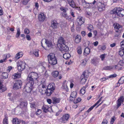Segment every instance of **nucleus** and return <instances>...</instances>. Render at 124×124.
<instances>
[{
	"label": "nucleus",
	"mask_w": 124,
	"mask_h": 124,
	"mask_svg": "<svg viewBox=\"0 0 124 124\" xmlns=\"http://www.w3.org/2000/svg\"><path fill=\"white\" fill-rule=\"evenodd\" d=\"M87 60L86 59H85L83 61V62H82V64L84 65H85L86 63L87 62Z\"/></svg>",
	"instance_id": "obj_57"
},
{
	"label": "nucleus",
	"mask_w": 124,
	"mask_h": 124,
	"mask_svg": "<svg viewBox=\"0 0 124 124\" xmlns=\"http://www.w3.org/2000/svg\"><path fill=\"white\" fill-rule=\"evenodd\" d=\"M65 41L64 39L62 37H60L58 39V43L61 45L65 44Z\"/></svg>",
	"instance_id": "obj_21"
},
{
	"label": "nucleus",
	"mask_w": 124,
	"mask_h": 124,
	"mask_svg": "<svg viewBox=\"0 0 124 124\" xmlns=\"http://www.w3.org/2000/svg\"><path fill=\"white\" fill-rule=\"evenodd\" d=\"M48 107L45 105H43L42 108V109L43 110V111L45 113L47 112L48 111Z\"/></svg>",
	"instance_id": "obj_32"
},
{
	"label": "nucleus",
	"mask_w": 124,
	"mask_h": 124,
	"mask_svg": "<svg viewBox=\"0 0 124 124\" xmlns=\"http://www.w3.org/2000/svg\"><path fill=\"white\" fill-rule=\"evenodd\" d=\"M115 25V28L116 29H117L118 30L120 28L121 26L120 25L118 24H116L114 25Z\"/></svg>",
	"instance_id": "obj_49"
},
{
	"label": "nucleus",
	"mask_w": 124,
	"mask_h": 124,
	"mask_svg": "<svg viewBox=\"0 0 124 124\" xmlns=\"http://www.w3.org/2000/svg\"><path fill=\"white\" fill-rule=\"evenodd\" d=\"M29 74V76L32 77L34 80L37 79L38 78V74L34 72H31Z\"/></svg>",
	"instance_id": "obj_13"
},
{
	"label": "nucleus",
	"mask_w": 124,
	"mask_h": 124,
	"mask_svg": "<svg viewBox=\"0 0 124 124\" xmlns=\"http://www.w3.org/2000/svg\"><path fill=\"white\" fill-rule=\"evenodd\" d=\"M30 107L32 108H35V103H30Z\"/></svg>",
	"instance_id": "obj_58"
},
{
	"label": "nucleus",
	"mask_w": 124,
	"mask_h": 124,
	"mask_svg": "<svg viewBox=\"0 0 124 124\" xmlns=\"http://www.w3.org/2000/svg\"><path fill=\"white\" fill-rule=\"evenodd\" d=\"M85 88L84 87L82 88L80 90V93L82 94L83 95L85 94Z\"/></svg>",
	"instance_id": "obj_40"
},
{
	"label": "nucleus",
	"mask_w": 124,
	"mask_h": 124,
	"mask_svg": "<svg viewBox=\"0 0 124 124\" xmlns=\"http://www.w3.org/2000/svg\"><path fill=\"white\" fill-rule=\"evenodd\" d=\"M76 92H73L71 94L70 97L75 99L76 97Z\"/></svg>",
	"instance_id": "obj_36"
},
{
	"label": "nucleus",
	"mask_w": 124,
	"mask_h": 124,
	"mask_svg": "<svg viewBox=\"0 0 124 124\" xmlns=\"http://www.w3.org/2000/svg\"><path fill=\"white\" fill-rule=\"evenodd\" d=\"M86 71L87 72L85 71L81 76H82L83 77L86 78L87 79V78L89 76V73H90V72H88V71Z\"/></svg>",
	"instance_id": "obj_24"
},
{
	"label": "nucleus",
	"mask_w": 124,
	"mask_h": 124,
	"mask_svg": "<svg viewBox=\"0 0 124 124\" xmlns=\"http://www.w3.org/2000/svg\"><path fill=\"white\" fill-rule=\"evenodd\" d=\"M21 72L20 71L19 72H18L14 74L12 76V78L14 79L19 78L21 77Z\"/></svg>",
	"instance_id": "obj_18"
},
{
	"label": "nucleus",
	"mask_w": 124,
	"mask_h": 124,
	"mask_svg": "<svg viewBox=\"0 0 124 124\" xmlns=\"http://www.w3.org/2000/svg\"><path fill=\"white\" fill-rule=\"evenodd\" d=\"M7 89V88L6 86L2 85L0 86V91L4 92Z\"/></svg>",
	"instance_id": "obj_35"
},
{
	"label": "nucleus",
	"mask_w": 124,
	"mask_h": 124,
	"mask_svg": "<svg viewBox=\"0 0 124 124\" xmlns=\"http://www.w3.org/2000/svg\"><path fill=\"white\" fill-rule=\"evenodd\" d=\"M45 43L48 47H51L52 43L51 41H49L46 39Z\"/></svg>",
	"instance_id": "obj_33"
},
{
	"label": "nucleus",
	"mask_w": 124,
	"mask_h": 124,
	"mask_svg": "<svg viewBox=\"0 0 124 124\" xmlns=\"http://www.w3.org/2000/svg\"><path fill=\"white\" fill-rule=\"evenodd\" d=\"M24 33L26 34H28L29 33L30 31L27 28H25L24 30Z\"/></svg>",
	"instance_id": "obj_52"
},
{
	"label": "nucleus",
	"mask_w": 124,
	"mask_h": 124,
	"mask_svg": "<svg viewBox=\"0 0 124 124\" xmlns=\"http://www.w3.org/2000/svg\"><path fill=\"white\" fill-rule=\"evenodd\" d=\"M23 55V53L22 52H20L17 54L16 56V59H18L20 57H21Z\"/></svg>",
	"instance_id": "obj_37"
},
{
	"label": "nucleus",
	"mask_w": 124,
	"mask_h": 124,
	"mask_svg": "<svg viewBox=\"0 0 124 124\" xmlns=\"http://www.w3.org/2000/svg\"><path fill=\"white\" fill-rule=\"evenodd\" d=\"M49 63L52 66L57 63V60L55 54L53 53H51L47 56Z\"/></svg>",
	"instance_id": "obj_1"
},
{
	"label": "nucleus",
	"mask_w": 124,
	"mask_h": 124,
	"mask_svg": "<svg viewBox=\"0 0 124 124\" xmlns=\"http://www.w3.org/2000/svg\"><path fill=\"white\" fill-rule=\"evenodd\" d=\"M121 46L122 48L124 50V40L121 42L120 43Z\"/></svg>",
	"instance_id": "obj_51"
},
{
	"label": "nucleus",
	"mask_w": 124,
	"mask_h": 124,
	"mask_svg": "<svg viewBox=\"0 0 124 124\" xmlns=\"http://www.w3.org/2000/svg\"><path fill=\"white\" fill-rule=\"evenodd\" d=\"M81 99L80 98H78L76 99V100H74L73 102L75 104L81 101Z\"/></svg>",
	"instance_id": "obj_42"
},
{
	"label": "nucleus",
	"mask_w": 124,
	"mask_h": 124,
	"mask_svg": "<svg viewBox=\"0 0 124 124\" xmlns=\"http://www.w3.org/2000/svg\"><path fill=\"white\" fill-rule=\"evenodd\" d=\"M3 122L4 124H8L7 118L6 117L4 119Z\"/></svg>",
	"instance_id": "obj_45"
},
{
	"label": "nucleus",
	"mask_w": 124,
	"mask_h": 124,
	"mask_svg": "<svg viewBox=\"0 0 124 124\" xmlns=\"http://www.w3.org/2000/svg\"><path fill=\"white\" fill-rule=\"evenodd\" d=\"M77 21L78 25L80 26L84 23L85 19L81 17H79L77 18Z\"/></svg>",
	"instance_id": "obj_11"
},
{
	"label": "nucleus",
	"mask_w": 124,
	"mask_h": 124,
	"mask_svg": "<svg viewBox=\"0 0 124 124\" xmlns=\"http://www.w3.org/2000/svg\"><path fill=\"white\" fill-rule=\"evenodd\" d=\"M41 110L39 109H38L36 112V114L37 115H40L41 113Z\"/></svg>",
	"instance_id": "obj_50"
},
{
	"label": "nucleus",
	"mask_w": 124,
	"mask_h": 124,
	"mask_svg": "<svg viewBox=\"0 0 124 124\" xmlns=\"http://www.w3.org/2000/svg\"><path fill=\"white\" fill-rule=\"evenodd\" d=\"M93 108L94 107L93 106H92L87 111L88 112H89L93 109Z\"/></svg>",
	"instance_id": "obj_63"
},
{
	"label": "nucleus",
	"mask_w": 124,
	"mask_h": 124,
	"mask_svg": "<svg viewBox=\"0 0 124 124\" xmlns=\"http://www.w3.org/2000/svg\"><path fill=\"white\" fill-rule=\"evenodd\" d=\"M38 19L40 21H43L45 19V17L44 14L42 13L40 14L38 16Z\"/></svg>",
	"instance_id": "obj_15"
},
{
	"label": "nucleus",
	"mask_w": 124,
	"mask_h": 124,
	"mask_svg": "<svg viewBox=\"0 0 124 124\" xmlns=\"http://www.w3.org/2000/svg\"><path fill=\"white\" fill-rule=\"evenodd\" d=\"M124 63L123 61L120 60V61L118 63V65H120L121 66L123 65Z\"/></svg>",
	"instance_id": "obj_55"
},
{
	"label": "nucleus",
	"mask_w": 124,
	"mask_h": 124,
	"mask_svg": "<svg viewBox=\"0 0 124 124\" xmlns=\"http://www.w3.org/2000/svg\"><path fill=\"white\" fill-rule=\"evenodd\" d=\"M106 55V54H102V55H101L100 56V57L101 58V60L102 61H103L105 57V56Z\"/></svg>",
	"instance_id": "obj_54"
},
{
	"label": "nucleus",
	"mask_w": 124,
	"mask_h": 124,
	"mask_svg": "<svg viewBox=\"0 0 124 124\" xmlns=\"http://www.w3.org/2000/svg\"><path fill=\"white\" fill-rule=\"evenodd\" d=\"M46 91V94L48 96H50L54 91V90H53L48 89L47 88Z\"/></svg>",
	"instance_id": "obj_30"
},
{
	"label": "nucleus",
	"mask_w": 124,
	"mask_h": 124,
	"mask_svg": "<svg viewBox=\"0 0 124 124\" xmlns=\"http://www.w3.org/2000/svg\"><path fill=\"white\" fill-rule=\"evenodd\" d=\"M30 83H27L25 85L24 88V89L27 93H29L31 92V88L34 86H31Z\"/></svg>",
	"instance_id": "obj_6"
},
{
	"label": "nucleus",
	"mask_w": 124,
	"mask_h": 124,
	"mask_svg": "<svg viewBox=\"0 0 124 124\" xmlns=\"http://www.w3.org/2000/svg\"><path fill=\"white\" fill-rule=\"evenodd\" d=\"M118 8L116 7L112 10H111L110 11V13L113 16H114L115 18H117L118 17Z\"/></svg>",
	"instance_id": "obj_8"
},
{
	"label": "nucleus",
	"mask_w": 124,
	"mask_h": 124,
	"mask_svg": "<svg viewBox=\"0 0 124 124\" xmlns=\"http://www.w3.org/2000/svg\"><path fill=\"white\" fill-rule=\"evenodd\" d=\"M27 80L28 82L27 83H30L31 86H34V87L35 86L34 85L36 84V83H34L35 80L32 77L30 76L29 74L28 75Z\"/></svg>",
	"instance_id": "obj_4"
},
{
	"label": "nucleus",
	"mask_w": 124,
	"mask_h": 124,
	"mask_svg": "<svg viewBox=\"0 0 124 124\" xmlns=\"http://www.w3.org/2000/svg\"><path fill=\"white\" fill-rule=\"evenodd\" d=\"M80 79H81L80 83L82 84H84L86 82L87 79L81 76Z\"/></svg>",
	"instance_id": "obj_31"
},
{
	"label": "nucleus",
	"mask_w": 124,
	"mask_h": 124,
	"mask_svg": "<svg viewBox=\"0 0 124 124\" xmlns=\"http://www.w3.org/2000/svg\"><path fill=\"white\" fill-rule=\"evenodd\" d=\"M124 83V76L122 77L119 80L117 83L116 87H118L120 85V84H122Z\"/></svg>",
	"instance_id": "obj_17"
},
{
	"label": "nucleus",
	"mask_w": 124,
	"mask_h": 124,
	"mask_svg": "<svg viewBox=\"0 0 124 124\" xmlns=\"http://www.w3.org/2000/svg\"><path fill=\"white\" fill-rule=\"evenodd\" d=\"M71 57L70 54L69 53H65L63 54V58L66 59H68L70 58Z\"/></svg>",
	"instance_id": "obj_28"
},
{
	"label": "nucleus",
	"mask_w": 124,
	"mask_h": 124,
	"mask_svg": "<svg viewBox=\"0 0 124 124\" xmlns=\"http://www.w3.org/2000/svg\"><path fill=\"white\" fill-rule=\"evenodd\" d=\"M38 50H36L35 51H34L33 52V54L35 55L37 57H38L39 56L38 54Z\"/></svg>",
	"instance_id": "obj_46"
},
{
	"label": "nucleus",
	"mask_w": 124,
	"mask_h": 124,
	"mask_svg": "<svg viewBox=\"0 0 124 124\" xmlns=\"http://www.w3.org/2000/svg\"><path fill=\"white\" fill-rule=\"evenodd\" d=\"M87 28L90 31H91V30L93 29V25H90Z\"/></svg>",
	"instance_id": "obj_44"
},
{
	"label": "nucleus",
	"mask_w": 124,
	"mask_h": 124,
	"mask_svg": "<svg viewBox=\"0 0 124 124\" xmlns=\"http://www.w3.org/2000/svg\"><path fill=\"white\" fill-rule=\"evenodd\" d=\"M68 2L70 5L74 8L75 7V5L73 0H67Z\"/></svg>",
	"instance_id": "obj_22"
},
{
	"label": "nucleus",
	"mask_w": 124,
	"mask_h": 124,
	"mask_svg": "<svg viewBox=\"0 0 124 124\" xmlns=\"http://www.w3.org/2000/svg\"><path fill=\"white\" fill-rule=\"evenodd\" d=\"M39 92L42 94L45 93L46 92V86L44 85H42L41 87H39Z\"/></svg>",
	"instance_id": "obj_10"
},
{
	"label": "nucleus",
	"mask_w": 124,
	"mask_h": 124,
	"mask_svg": "<svg viewBox=\"0 0 124 124\" xmlns=\"http://www.w3.org/2000/svg\"><path fill=\"white\" fill-rule=\"evenodd\" d=\"M60 49L62 52H66L69 50L68 47L65 44H62L60 45Z\"/></svg>",
	"instance_id": "obj_5"
},
{
	"label": "nucleus",
	"mask_w": 124,
	"mask_h": 124,
	"mask_svg": "<svg viewBox=\"0 0 124 124\" xmlns=\"http://www.w3.org/2000/svg\"><path fill=\"white\" fill-rule=\"evenodd\" d=\"M30 0H24L23 4L25 5H26Z\"/></svg>",
	"instance_id": "obj_62"
},
{
	"label": "nucleus",
	"mask_w": 124,
	"mask_h": 124,
	"mask_svg": "<svg viewBox=\"0 0 124 124\" xmlns=\"http://www.w3.org/2000/svg\"><path fill=\"white\" fill-rule=\"evenodd\" d=\"M20 120L17 118H14L13 120V124H20Z\"/></svg>",
	"instance_id": "obj_26"
},
{
	"label": "nucleus",
	"mask_w": 124,
	"mask_h": 124,
	"mask_svg": "<svg viewBox=\"0 0 124 124\" xmlns=\"http://www.w3.org/2000/svg\"><path fill=\"white\" fill-rule=\"evenodd\" d=\"M59 74V72L57 71H54L52 73L53 76L55 78L57 77L58 76Z\"/></svg>",
	"instance_id": "obj_34"
},
{
	"label": "nucleus",
	"mask_w": 124,
	"mask_h": 124,
	"mask_svg": "<svg viewBox=\"0 0 124 124\" xmlns=\"http://www.w3.org/2000/svg\"><path fill=\"white\" fill-rule=\"evenodd\" d=\"M115 119L116 118L114 117H113L111 119L110 122V123L111 124H113Z\"/></svg>",
	"instance_id": "obj_53"
},
{
	"label": "nucleus",
	"mask_w": 124,
	"mask_h": 124,
	"mask_svg": "<svg viewBox=\"0 0 124 124\" xmlns=\"http://www.w3.org/2000/svg\"><path fill=\"white\" fill-rule=\"evenodd\" d=\"M52 99L53 103L56 104V103H59L60 102V99L59 98H57L56 97H53Z\"/></svg>",
	"instance_id": "obj_25"
},
{
	"label": "nucleus",
	"mask_w": 124,
	"mask_h": 124,
	"mask_svg": "<svg viewBox=\"0 0 124 124\" xmlns=\"http://www.w3.org/2000/svg\"><path fill=\"white\" fill-rule=\"evenodd\" d=\"M117 75L115 74L110 75L109 77V78H115L116 77Z\"/></svg>",
	"instance_id": "obj_56"
},
{
	"label": "nucleus",
	"mask_w": 124,
	"mask_h": 124,
	"mask_svg": "<svg viewBox=\"0 0 124 124\" xmlns=\"http://www.w3.org/2000/svg\"><path fill=\"white\" fill-rule=\"evenodd\" d=\"M17 94V93H14L13 95V96H12V97H10L9 99L11 101H14L16 99V98L18 96V95Z\"/></svg>",
	"instance_id": "obj_27"
},
{
	"label": "nucleus",
	"mask_w": 124,
	"mask_h": 124,
	"mask_svg": "<svg viewBox=\"0 0 124 124\" xmlns=\"http://www.w3.org/2000/svg\"><path fill=\"white\" fill-rule=\"evenodd\" d=\"M26 38L27 40H31V38L30 36L28 35H27L26 36Z\"/></svg>",
	"instance_id": "obj_61"
},
{
	"label": "nucleus",
	"mask_w": 124,
	"mask_h": 124,
	"mask_svg": "<svg viewBox=\"0 0 124 124\" xmlns=\"http://www.w3.org/2000/svg\"><path fill=\"white\" fill-rule=\"evenodd\" d=\"M77 52L78 54H80L82 53V51L81 49V47H79L77 48Z\"/></svg>",
	"instance_id": "obj_47"
},
{
	"label": "nucleus",
	"mask_w": 124,
	"mask_h": 124,
	"mask_svg": "<svg viewBox=\"0 0 124 124\" xmlns=\"http://www.w3.org/2000/svg\"><path fill=\"white\" fill-rule=\"evenodd\" d=\"M51 24V26L53 29H56L59 27L58 23H57L56 21L55 20H54L52 21Z\"/></svg>",
	"instance_id": "obj_12"
},
{
	"label": "nucleus",
	"mask_w": 124,
	"mask_h": 124,
	"mask_svg": "<svg viewBox=\"0 0 124 124\" xmlns=\"http://www.w3.org/2000/svg\"><path fill=\"white\" fill-rule=\"evenodd\" d=\"M114 68V66H106L103 67V70H110L113 69Z\"/></svg>",
	"instance_id": "obj_38"
},
{
	"label": "nucleus",
	"mask_w": 124,
	"mask_h": 124,
	"mask_svg": "<svg viewBox=\"0 0 124 124\" xmlns=\"http://www.w3.org/2000/svg\"><path fill=\"white\" fill-rule=\"evenodd\" d=\"M118 16L122 17L124 16V10H121L119 8H118Z\"/></svg>",
	"instance_id": "obj_14"
},
{
	"label": "nucleus",
	"mask_w": 124,
	"mask_h": 124,
	"mask_svg": "<svg viewBox=\"0 0 124 124\" xmlns=\"http://www.w3.org/2000/svg\"><path fill=\"white\" fill-rule=\"evenodd\" d=\"M67 9V8H64L62 7L60 8V9L61 10V11H63V12H66V9Z\"/></svg>",
	"instance_id": "obj_48"
},
{
	"label": "nucleus",
	"mask_w": 124,
	"mask_h": 124,
	"mask_svg": "<svg viewBox=\"0 0 124 124\" xmlns=\"http://www.w3.org/2000/svg\"><path fill=\"white\" fill-rule=\"evenodd\" d=\"M81 36L80 35H77L75 38V42L77 43H78L81 41Z\"/></svg>",
	"instance_id": "obj_23"
},
{
	"label": "nucleus",
	"mask_w": 124,
	"mask_h": 124,
	"mask_svg": "<svg viewBox=\"0 0 124 124\" xmlns=\"http://www.w3.org/2000/svg\"><path fill=\"white\" fill-rule=\"evenodd\" d=\"M124 101V97L123 96H121L117 101V107L116 109H117L121 105L122 103Z\"/></svg>",
	"instance_id": "obj_7"
},
{
	"label": "nucleus",
	"mask_w": 124,
	"mask_h": 124,
	"mask_svg": "<svg viewBox=\"0 0 124 124\" xmlns=\"http://www.w3.org/2000/svg\"><path fill=\"white\" fill-rule=\"evenodd\" d=\"M119 55L121 56H122L124 55V50L120 51L119 52Z\"/></svg>",
	"instance_id": "obj_43"
},
{
	"label": "nucleus",
	"mask_w": 124,
	"mask_h": 124,
	"mask_svg": "<svg viewBox=\"0 0 124 124\" xmlns=\"http://www.w3.org/2000/svg\"><path fill=\"white\" fill-rule=\"evenodd\" d=\"M20 30L19 28H18L17 29V32L16 35V38H18L20 36Z\"/></svg>",
	"instance_id": "obj_41"
},
{
	"label": "nucleus",
	"mask_w": 124,
	"mask_h": 124,
	"mask_svg": "<svg viewBox=\"0 0 124 124\" xmlns=\"http://www.w3.org/2000/svg\"><path fill=\"white\" fill-rule=\"evenodd\" d=\"M22 83V81L20 80L16 81L13 86L14 89V90H17L21 88Z\"/></svg>",
	"instance_id": "obj_3"
},
{
	"label": "nucleus",
	"mask_w": 124,
	"mask_h": 124,
	"mask_svg": "<svg viewBox=\"0 0 124 124\" xmlns=\"http://www.w3.org/2000/svg\"><path fill=\"white\" fill-rule=\"evenodd\" d=\"M55 86L54 84L53 83H51L49 84L47 87V88L48 89H50L54 90L55 89Z\"/></svg>",
	"instance_id": "obj_16"
},
{
	"label": "nucleus",
	"mask_w": 124,
	"mask_h": 124,
	"mask_svg": "<svg viewBox=\"0 0 124 124\" xmlns=\"http://www.w3.org/2000/svg\"><path fill=\"white\" fill-rule=\"evenodd\" d=\"M27 103L26 102L22 101L20 102V106L21 108H26L27 107Z\"/></svg>",
	"instance_id": "obj_20"
},
{
	"label": "nucleus",
	"mask_w": 124,
	"mask_h": 124,
	"mask_svg": "<svg viewBox=\"0 0 124 124\" xmlns=\"http://www.w3.org/2000/svg\"><path fill=\"white\" fill-rule=\"evenodd\" d=\"M90 49L89 48L86 47L84 49V55L89 54L90 52Z\"/></svg>",
	"instance_id": "obj_29"
},
{
	"label": "nucleus",
	"mask_w": 124,
	"mask_h": 124,
	"mask_svg": "<svg viewBox=\"0 0 124 124\" xmlns=\"http://www.w3.org/2000/svg\"><path fill=\"white\" fill-rule=\"evenodd\" d=\"M107 123L108 121L106 119H104L102 121L101 124H107Z\"/></svg>",
	"instance_id": "obj_59"
},
{
	"label": "nucleus",
	"mask_w": 124,
	"mask_h": 124,
	"mask_svg": "<svg viewBox=\"0 0 124 124\" xmlns=\"http://www.w3.org/2000/svg\"><path fill=\"white\" fill-rule=\"evenodd\" d=\"M69 117V115L68 114H66L63 116L62 118V122L65 123V121H67L68 120Z\"/></svg>",
	"instance_id": "obj_19"
},
{
	"label": "nucleus",
	"mask_w": 124,
	"mask_h": 124,
	"mask_svg": "<svg viewBox=\"0 0 124 124\" xmlns=\"http://www.w3.org/2000/svg\"><path fill=\"white\" fill-rule=\"evenodd\" d=\"M25 63L24 62H18L17 63L18 70L20 71H22L25 69Z\"/></svg>",
	"instance_id": "obj_2"
},
{
	"label": "nucleus",
	"mask_w": 124,
	"mask_h": 124,
	"mask_svg": "<svg viewBox=\"0 0 124 124\" xmlns=\"http://www.w3.org/2000/svg\"><path fill=\"white\" fill-rule=\"evenodd\" d=\"M97 6L98 10L100 11H101L105 9V6L103 3L99 2L97 3Z\"/></svg>",
	"instance_id": "obj_9"
},
{
	"label": "nucleus",
	"mask_w": 124,
	"mask_h": 124,
	"mask_svg": "<svg viewBox=\"0 0 124 124\" xmlns=\"http://www.w3.org/2000/svg\"><path fill=\"white\" fill-rule=\"evenodd\" d=\"M47 101L49 104H51L52 103V101L50 99H47Z\"/></svg>",
	"instance_id": "obj_64"
},
{
	"label": "nucleus",
	"mask_w": 124,
	"mask_h": 124,
	"mask_svg": "<svg viewBox=\"0 0 124 124\" xmlns=\"http://www.w3.org/2000/svg\"><path fill=\"white\" fill-rule=\"evenodd\" d=\"M121 33V31L120 30H117V31H116V33L115 37H118L120 35Z\"/></svg>",
	"instance_id": "obj_39"
},
{
	"label": "nucleus",
	"mask_w": 124,
	"mask_h": 124,
	"mask_svg": "<svg viewBox=\"0 0 124 124\" xmlns=\"http://www.w3.org/2000/svg\"><path fill=\"white\" fill-rule=\"evenodd\" d=\"M3 76L5 77V78H6L8 77V73H3Z\"/></svg>",
	"instance_id": "obj_60"
}]
</instances>
